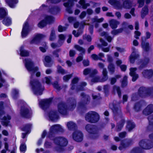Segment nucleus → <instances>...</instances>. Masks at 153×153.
Here are the masks:
<instances>
[{"instance_id":"f257e3e1","label":"nucleus","mask_w":153,"mask_h":153,"mask_svg":"<svg viewBox=\"0 0 153 153\" xmlns=\"http://www.w3.org/2000/svg\"><path fill=\"white\" fill-rule=\"evenodd\" d=\"M25 65L27 70L31 74L30 84L32 89L35 94L37 95H41L44 88L39 82L33 79L35 76V73L38 70L37 67H33V64L30 59L25 60Z\"/></svg>"},{"instance_id":"f03ea898","label":"nucleus","mask_w":153,"mask_h":153,"mask_svg":"<svg viewBox=\"0 0 153 153\" xmlns=\"http://www.w3.org/2000/svg\"><path fill=\"white\" fill-rule=\"evenodd\" d=\"M54 141L57 145L56 150L59 152L62 150V147L66 146L68 143L67 140L63 137L56 138L54 140Z\"/></svg>"},{"instance_id":"7ed1b4c3","label":"nucleus","mask_w":153,"mask_h":153,"mask_svg":"<svg viewBox=\"0 0 153 153\" xmlns=\"http://www.w3.org/2000/svg\"><path fill=\"white\" fill-rule=\"evenodd\" d=\"M85 118V120L89 122L94 123L99 120V116L96 112L91 111L86 114Z\"/></svg>"},{"instance_id":"20e7f679","label":"nucleus","mask_w":153,"mask_h":153,"mask_svg":"<svg viewBox=\"0 0 153 153\" xmlns=\"http://www.w3.org/2000/svg\"><path fill=\"white\" fill-rule=\"evenodd\" d=\"M85 128L87 131L92 136V138L95 139L98 136L96 128L93 125L90 124H87Z\"/></svg>"},{"instance_id":"39448f33","label":"nucleus","mask_w":153,"mask_h":153,"mask_svg":"<svg viewBox=\"0 0 153 153\" xmlns=\"http://www.w3.org/2000/svg\"><path fill=\"white\" fill-rule=\"evenodd\" d=\"M55 20L54 18L51 16H45L44 20L39 23L38 26L42 28L45 26L47 24H50L53 22Z\"/></svg>"},{"instance_id":"423d86ee","label":"nucleus","mask_w":153,"mask_h":153,"mask_svg":"<svg viewBox=\"0 0 153 153\" xmlns=\"http://www.w3.org/2000/svg\"><path fill=\"white\" fill-rule=\"evenodd\" d=\"M63 131V129L60 125H55L53 126L50 128L49 132V137L51 138V136L54 133L58 131L62 132Z\"/></svg>"},{"instance_id":"0eeeda50","label":"nucleus","mask_w":153,"mask_h":153,"mask_svg":"<svg viewBox=\"0 0 153 153\" xmlns=\"http://www.w3.org/2000/svg\"><path fill=\"white\" fill-rule=\"evenodd\" d=\"M139 145L143 148L145 149H149L153 147L152 143L147 140H141L139 143Z\"/></svg>"},{"instance_id":"6e6552de","label":"nucleus","mask_w":153,"mask_h":153,"mask_svg":"<svg viewBox=\"0 0 153 153\" xmlns=\"http://www.w3.org/2000/svg\"><path fill=\"white\" fill-rule=\"evenodd\" d=\"M73 138L76 141H81L82 139V134L80 131H76L73 134Z\"/></svg>"},{"instance_id":"1a4fd4ad","label":"nucleus","mask_w":153,"mask_h":153,"mask_svg":"<svg viewBox=\"0 0 153 153\" xmlns=\"http://www.w3.org/2000/svg\"><path fill=\"white\" fill-rule=\"evenodd\" d=\"M29 32V25L27 22H26L24 24L21 32V36L22 38L26 37Z\"/></svg>"},{"instance_id":"9d476101","label":"nucleus","mask_w":153,"mask_h":153,"mask_svg":"<svg viewBox=\"0 0 153 153\" xmlns=\"http://www.w3.org/2000/svg\"><path fill=\"white\" fill-rule=\"evenodd\" d=\"M20 114L22 116L28 117L30 115L31 113L30 110L24 106L21 108Z\"/></svg>"},{"instance_id":"9b49d317","label":"nucleus","mask_w":153,"mask_h":153,"mask_svg":"<svg viewBox=\"0 0 153 153\" xmlns=\"http://www.w3.org/2000/svg\"><path fill=\"white\" fill-rule=\"evenodd\" d=\"M77 0H69L66 2H64L63 5L66 8V10L69 13H71L72 11L71 10V7L73 5V1H76Z\"/></svg>"},{"instance_id":"f8f14e48","label":"nucleus","mask_w":153,"mask_h":153,"mask_svg":"<svg viewBox=\"0 0 153 153\" xmlns=\"http://www.w3.org/2000/svg\"><path fill=\"white\" fill-rule=\"evenodd\" d=\"M58 110L61 114H65L66 112L67 107L64 103H60L58 105Z\"/></svg>"},{"instance_id":"ddd939ff","label":"nucleus","mask_w":153,"mask_h":153,"mask_svg":"<svg viewBox=\"0 0 153 153\" xmlns=\"http://www.w3.org/2000/svg\"><path fill=\"white\" fill-rule=\"evenodd\" d=\"M137 70L136 68H131L130 69L129 74L132 77V80L133 82L136 81L138 77V75L136 73Z\"/></svg>"},{"instance_id":"4468645a","label":"nucleus","mask_w":153,"mask_h":153,"mask_svg":"<svg viewBox=\"0 0 153 153\" xmlns=\"http://www.w3.org/2000/svg\"><path fill=\"white\" fill-rule=\"evenodd\" d=\"M45 36L44 35L42 34H38L36 35L35 37L31 41L30 43L32 44H38L40 39Z\"/></svg>"},{"instance_id":"2eb2a0df","label":"nucleus","mask_w":153,"mask_h":153,"mask_svg":"<svg viewBox=\"0 0 153 153\" xmlns=\"http://www.w3.org/2000/svg\"><path fill=\"white\" fill-rule=\"evenodd\" d=\"M139 56V55L137 53V51L134 49L129 57V60L131 63H134L135 60Z\"/></svg>"},{"instance_id":"dca6fc26","label":"nucleus","mask_w":153,"mask_h":153,"mask_svg":"<svg viewBox=\"0 0 153 153\" xmlns=\"http://www.w3.org/2000/svg\"><path fill=\"white\" fill-rule=\"evenodd\" d=\"M43 62L45 65L46 67H51L53 63L51 58L48 56H46L45 57Z\"/></svg>"},{"instance_id":"f3484780","label":"nucleus","mask_w":153,"mask_h":153,"mask_svg":"<svg viewBox=\"0 0 153 153\" xmlns=\"http://www.w3.org/2000/svg\"><path fill=\"white\" fill-rule=\"evenodd\" d=\"M91 20L92 23L94 24L95 27H97L99 25V24L97 23L102 22L104 20V19L103 18L98 19L97 17H95L92 18L91 19Z\"/></svg>"},{"instance_id":"a211bd4d","label":"nucleus","mask_w":153,"mask_h":153,"mask_svg":"<svg viewBox=\"0 0 153 153\" xmlns=\"http://www.w3.org/2000/svg\"><path fill=\"white\" fill-rule=\"evenodd\" d=\"M153 112V105H148L143 111V114L146 115L151 114Z\"/></svg>"},{"instance_id":"6ab92c4d","label":"nucleus","mask_w":153,"mask_h":153,"mask_svg":"<svg viewBox=\"0 0 153 153\" xmlns=\"http://www.w3.org/2000/svg\"><path fill=\"white\" fill-rule=\"evenodd\" d=\"M51 101V100L50 99L42 100L39 102V105L42 108H43L45 106L49 105Z\"/></svg>"},{"instance_id":"aec40b11","label":"nucleus","mask_w":153,"mask_h":153,"mask_svg":"<svg viewBox=\"0 0 153 153\" xmlns=\"http://www.w3.org/2000/svg\"><path fill=\"white\" fill-rule=\"evenodd\" d=\"M97 71L95 69H93L91 68H86L85 69L83 72L84 75H87L88 74L92 75L97 73Z\"/></svg>"},{"instance_id":"412c9836","label":"nucleus","mask_w":153,"mask_h":153,"mask_svg":"<svg viewBox=\"0 0 153 153\" xmlns=\"http://www.w3.org/2000/svg\"><path fill=\"white\" fill-rule=\"evenodd\" d=\"M31 126V125L28 124L26 125L23 128L22 131H25V133H22V138H25L26 134L29 132Z\"/></svg>"},{"instance_id":"4be33fe9","label":"nucleus","mask_w":153,"mask_h":153,"mask_svg":"<svg viewBox=\"0 0 153 153\" xmlns=\"http://www.w3.org/2000/svg\"><path fill=\"white\" fill-rule=\"evenodd\" d=\"M142 74L143 76L147 78H149L153 74L152 70H144L142 72Z\"/></svg>"},{"instance_id":"5701e85b","label":"nucleus","mask_w":153,"mask_h":153,"mask_svg":"<svg viewBox=\"0 0 153 153\" xmlns=\"http://www.w3.org/2000/svg\"><path fill=\"white\" fill-rule=\"evenodd\" d=\"M110 26L112 29L117 28V25L120 24L118 21L114 19H112L109 21Z\"/></svg>"},{"instance_id":"b1692460","label":"nucleus","mask_w":153,"mask_h":153,"mask_svg":"<svg viewBox=\"0 0 153 153\" xmlns=\"http://www.w3.org/2000/svg\"><path fill=\"white\" fill-rule=\"evenodd\" d=\"M49 116L50 119L53 121L56 120L58 118V114L54 111L51 112L49 113Z\"/></svg>"},{"instance_id":"393cba45","label":"nucleus","mask_w":153,"mask_h":153,"mask_svg":"<svg viewBox=\"0 0 153 153\" xmlns=\"http://www.w3.org/2000/svg\"><path fill=\"white\" fill-rule=\"evenodd\" d=\"M141 47L143 49L146 51L149 50V45L148 42H145L143 40V37H142Z\"/></svg>"},{"instance_id":"a878e982","label":"nucleus","mask_w":153,"mask_h":153,"mask_svg":"<svg viewBox=\"0 0 153 153\" xmlns=\"http://www.w3.org/2000/svg\"><path fill=\"white\" fill-rule=\"evenodd\" d=\"M129 145V143L127 141H123L121 143V144L119 147V149L120 150H124Z\"/></svg>"},{"instance_id":"bb28decb","label":"nucleus","mask_w":153,"mask_h":153,"mask_svg":"<svg viewBox=\"0 0 153 153\" xmlns=\"http://www.w3.org/2000/svg\"><path fill=\"white\" fill-rule=\"evenodd\" d=\"M6 2L11 8H13L15 5L18 2V0H5Z\"/></svg>"},{"instance_id":"cd10ccee","label":"nucleus","mask_w":153,"mask_h":153,"mask_svg":"<svg viewBox=\"0 0 153 153\" xmlns=\"http://www.w3.org/2000/svg\"><path fill=\"white\" fill-rule=\"evenodd\" d=\"M2 22L3 24L6 26H9L12 24V20L9 17H4Z\"/></svg>"},{"instance_id":"c85d7f7f","label":"nucleus","mask_w":153,"mask_h":153,"mask_svg":"<svg viewBox=\"0 0 153 153\" xmlns=\"http://www.w3.org/2000/svg\"><path fill=\"white\" fill-rule=\"evenodd\" d=\"M20 55L23 56H26L29 55V52L25 50L23 46H22L20 48Z\"/></svg>"},{"instance_id":"c756f323","label":"nucleus","mask_w":153,"mask_h":153,"mask_svg":"<svg viewBox=\"0 0 153 153\" xmlns=\"http://www.w3.org/2000/svg\"><path fill=\"white\" fill-rule=\"evenodd\" d=\"M7 10L4 8H0V18H4L7 15Z\"/></svg>"},{"instance_id":"7c9ffc66","label":"nucleus","mask_w":153,"mask_h":153,"mask_svg":"<svg viewBox=\"0 0 153 153\" xmlns=\"http://www.w3.org/2000/svg\"><path fill=\"white\" fill-rule=\"evenodd\" d=\"M11 118L9 116L7 115V118L4 117L1 122L2 124L4 126H7L9 122V120Z\"/></svg>"},{"instance_id":"2f4dec72","label":"nucleus","mask_w":153,"mask_h":153,"mask_svg":"<svg viewBox=\"0 0 153 153\" xmlns=\"http://www.w3.org/2000/svg\"><path fill=\"white\" fill-rule=\"evenodd\" d=\"M148 13V10L146 7L143 8L141 12V16L142 18H143Z\"/></svg>"},{"instance_id":"473e14b6","label":"nucleus","mask_w":153,"mask_h":153,"mask_svg":"<svg viewBox=\"0 0 153 153\" xmlns=\"http://www.w3.org/2000/svg\"><path fill=\"white\" fill-rule=\"evenodd\" d=\"M67 126L69 130H72L76 127V124L72 122H69L67 123Z\"/></svg>"},{"instance_id":"72a5a7b5","label":"nucleus","mask_w":153,"mask_h":153,"mask_svg":"<svg viewBox=\"0 0 153 153\" xmlns=\"http://www.w3.org/2000/svg\"><path fill=\"white\" fill-rule=\"evenodd\" d=\"M135 127L134 123L131 121H129L128 123L127 126V129L129 131H130Z\"/></svg>"},{"instance_id":"f704fd0d","label":"nucleus","mask_w":153,"mask_h":153,"mask_svg":"<svg viewBox=\"0 0 153 153\" xmlns=\"http://www.w3.org/2000/svg\"><path fill=\"white\" fill-rule=\"evenodd\" d=\"M75 49L79 51L82 53L84 54L85 52V50L82 47L77 45H75L74 46Z\"/></svg>"},{"instance_id":"c9c22d12","label":"nucleus","mask_w":153,"mask_h":153,"mask_svg":"<svg viewBox=\"0 0 153 153\" xmlns=\"http://www.w3.org/2000/svg\"><path fill=\"white\" fill-rule=\"evenodd\" d=\"M108 3L114 7L119 8V3L118 1L115 0H110L108 1Z\"/></svg>"},{"instance_id":"e433bc0d","label":"nucleus","mask_w":153,"mask_h":153,"mask_svg":"<svg viewBox=\"0 0 153 153\" xmlns=\"http://www.w3.org/2000/svg\"><path fill=\"white\" fill-rule=\"evenodd\" d=\"M113 92L115 93L116 92L117 93L118 96L119 97L121 96V91L119 87L114 86L113 88Z\"/></svg>"},{"instance_id":"4c0bfd02","label":"nucleus","mask_w":153,"mask_h":153,"mask_svg":"<svg viewBox=\"0 0 153 153\" xmlns=\"http://www.w3.org/2000/svg\"><path fill=\"white\" fill-rule=\"evenodd\" d=\"M59 37L58 43L60 44V45H61L65 39V36L62 34H60L59 35Z\"/></svg>"},{"instance_id":"58836bf2","label":"nucleus","mask_w":153,"mask_h":153,"mask_svg":"<svg viewBox=\"0 0 153 153\" xmlns=\"http://www.w3.org/2000/svg\"><path fill=\"white\" fill-rule=\"evenodd\" d=\"M57 72L58 73L62 74H64L66 73L65 70L61 67L59 65L57 67Z\"/></svg>"},{"instance_id":"ea45409f","label":"nucleus","mask_w":153,"mask_h":153,"mask_svg":"<svg viewBox=\"0 0 153 153\" xmlns=\"http://www.w3.org/2000/svg\"><path fill=\"white\" fill-rule=\"evenodd\" d=\"M56 38V36L55 34V32L54 30H52L51 32L50 36L49 37V40L51 41L54 40Z\"/></svg>"},{"instance_id":"a19ab883","label":"nucleus","mask_w":153,"mask_h":153,"mask_svg":"<svg viewBox=\"0 0 153 153\" xmlns=\"http://www.w3.org/2000/svg\"><path fill=\"white\" fill-rule=\"evenodd\" d=\"M79 4L81 5L82 7L85 9L89 5L88 4H85L84 0H81L79 2Z\"/></svg>"},{"instance_id":"79ce46f5","label":"nucleus","mask_w":153,"mask_h":153,"mask_svg":"<svg viewBox=\"0 0 153 153\" xmlns=\"http://www.w3.org/2000/svg\"><path fill=\"white\" fill-rule=\"evenodd\" d=\"M108 69L109 71L111 73H113L114 71L115 68L114 65L112 64H110L108 66Z\"/></svg>"},{"instance_id":"37998d69","label":"nucleus","mask_w":153,"mask_h":153,"mask_svg":"<svg viewBox=\"0 0 153 153\" xmlns=\"http://www.w3.org/2000/svg\"><path fill=\"white\" fill-rule=\"evenodd\" d=\"M21 153H24L26 150V146L25 144H22L20 147Z\"/></svg>"},{"instance_id":"c03bdc74","label":"nucleus","mask_w":153,"mask_h":153,"mask_svg":"<svg viewBox=\"0 0 153 153\" xmlns=\"http://www.w3.org/2000/svg\"><path fill=\"white\" fill-rule=\"evenodd\" d=\"M121 77V76L120 75H117L116 76L115 78H112L111 80V84L112 85L114 84L116 81V79H119Z\"/></svg>"},{"instance_id":"a18cd8bd","label":"nucleus","mask_w":153,"mask_h":153,"mask_svg":"<svg viewBox=\"0 0 153 153\" xmlns=\"http://www.w3.org/2000/svg\"><path fill=\"white\" fill-rule=\"evenodd\" d=\"M123 29L122 28H120L118 29L114 30L112 31L111 34L113 35H116L117 34L122 32Z\"/></svg>"},{"instance_id":"49530a36","label":"nucleus","mask_w":153,"mask_h":153,"mask_svg":"<svg viewBox=\"0 0 153 153\" xmlns=\"http://www.w3.org/2000/svg\"><path fill=\"white\" fill-rule=\"evenodd\" d=\"M51 77H45L43 79V82H45V83L47 84H50L51 83Z\"/></svg>"},{"instance_id":"de8ad7c7","label":"nucleus","mask_w":153,"mask_h":153,"mask_svg":"<svg viewBox=\"0 0 153 153\" xmlns=\"http://www.w3.org/2000/svg\"><path fill=\"white\" fill-rule=\"evenodd\" d=\"M127 77L126 76H125L123 78V80L122 82V86L123 87H124L127 85Z\"/></svg>"},{"instance_id":"09e8293b","label":"nucleus","mask_w":153,"mask_h":153,"mask_svg":"<svg viewBox=\"0 0 153 153\" xmlns=\"http://www.w3.org/2000/svg\"><path fill=\"white\" fill-rule=\"evenodd\" d=\"M43 47H39L40 50L42 52H45L46 51V49L47 48V47L46 46V43L45 42L43 43Z\"/></svg>"},{"instance_id":"8fccbe9b","label":"nucleus","mask_w":153,"mask_h":153,"mask_svg":"<svg viewBox=\"0 0 153 153\" xmlns=\"http://www.w3.org/2000/svg\"><path fill=\"white\" fill-rule=\"evenodd\" d=\"M79 80V78L77 77H75L73 79L72 82V85H73L74 84L76 83ZM71 89H74L73 86H72Z\"/></svg>"},{"instance_id":"3c124183","label":"nucleus","mask_w":153,"mask_h":153,"mask_svg":"<svg viewBox=\"0 0 153 153\" xmlns=\"http://www.w3.org/2000/svg\"><path fill=\"white\" fill-rule=\"evenodd\" d=\"M72 76V74L67 75L63 77V80L65 81H67L69 80Z\"/></svg>"},{"instance_id":"603ef678","label":"nucleus","mask_w":153,"mask_h":153,"mask_svg":"<svg viewBox=\"0 0 153 153\" xmlns=\"http://www.w3.org/2000/svg\"><path fill=\"white\" fill-rule=\"evenodd\" d=\"M83 39L88 42H91V40L92 38L91 36L89 35H85L83 36Z\"/></svg>"},{"instance_id":"864d4df0","label":"nucleus","mask_w":153,"mask_h":153,"mask_svg":"<svg viewBox=\"0 0 153 153\" xmlns=\"http://www.w3.org/2000/svg\"><path fill=\"white\" fill-rule=\"evenodd\" d=\"M91 81L94 82H101L100 79H99V77L98 76H96L93 78L91 80Z\"/></svg>"},{"instance_id":"5fc2aeb1","label":"nucleus","mask_w":153,"mask_h":153,"mask_svg":"<svg viewBox=\"0 0 153 153\" xmlns=\"http://www.w3.org/2000/svg\"><path fill=\"white\" fill-rule=\"evenodd\" d=\"M19 91L18 90L16 89H13L12 91V95L13 97L15 98L18 94Z\"/></svg>"},{"instance_id":"6e6d98bb","label":"nucleus","mask_w":153,"mask_h":153,"mask_svg":"<svg viewBox=\"0 0 153 153\" xmlns=\"http://www.w3.org/2000/svg\"><path fill=\"white\" fill-rule=\"evenodd\" d=\"M66 29V28L65 27H63L61 25H59L58 27V31L59 32H62V31H65Z\"/></svg>"},{"instance_id":"4d7b16f0","label":"nucleus","mask_w":153,"mask_h":153,"mask_svg":"<svg viewBox=\"0 0 153 153\" xmlns=\"http://www.w3.org/2000/svg\"><path fill=\"white\" fill-rule=\"evenodd\" d=\"M134 33V37L137 39H139V36L141 35V33L138 31H135Z\"/></svg>"},{"instance_id":"13d9d810","label":"nucleus","mask_w":153,"mask_h":153,"mask_svg":"<svg viewBox=\"0 0 153 153\" xmlns=\"http://www.w3.org/2000/svg\"><path fill=\"white\" fill-rule=\"evenodd\" d=\"M123 5L124 7L126 8H129L131 7L130 3L127 1L125 2L124 3Z\"/></svg>"},{"instance_id":"bf43d9fd","label":"nucleus","mask_w":153,"mask_h":153,"mask_svg":"<svg viewBox=\"0 0 153 153\" xmlns=\"http://www.w3.org/2000/svg\"><path fill=\"white\" fill-rule=\"evenodd\" d=\"M91 57L92 59L95 60L99 59L98 56L95 54H92L91 56Z\"/></svg>"},{"instance_id":"052dcab7","label":"nucleus","mask_w":153,"mask_h":153,"mask_svg":"<svg viewBox=\"0 0 153 153\" xmlns=\"http://www.w3.org/2000/svg\"><path fill=\"white\" fill-rule=\"evenodd\" d=\"M82 31L79 32L78 31L76 33V32L75 30H73L72 32L73 34L76 37H78L80 34L82 33Z\"/></svg>"},{"instance_id":"680f3d73","label":"nucleus","mask_w":153,"mask_h":153,"mask_svg":"<svg viewBox=\"0 0 153 153\" xmlns=\"http://www.w3.org/2000/svg\"><path fill=\"white\" fill-rule=\"evenodd\" d=\"M53 85L54 88L57 89L59 90L60 89V87L59 86V85L57 82H55L53 84Z\"/></svg>"},{"instance_id":"e2e57ef3","label":"nucleus","mask_w":153,"mask_h":153,"mask_svg":"<svg viewBox=\"0 0 153 153\" xmlns=\"http://www.w3.org/2000/svg\"><path fill=\"white\" fill-rule=\"evenodd\" d=\"M69 53L70 56H73L75 54L76 52L74 50H71L70 51Z\"/></svg>"},{"instance_id":"0e129e2a","label":"nucleus","mask_w":153,"mask_h":153,"mask_svg":"<svg viewBox=\"0 0 153 153\" xmlns=\"http://www.w3.org/2000/svg\"><path fill=\"white\" fill-rule=\"evenodd\" d=\"M51 47L53 48H57L58 47H59L60 46V44H59V45H57L56 43H51Z\"/></svg>"},{"instance_id":"69168bd1","label":"nucleus","mask_w":153,"mask_h":153,"mask_svg":"<svg viewBox=\"0 0 153 153\" xmlns=\"http://www.w3.org/2000/svg\"><path fill=\"white\" fill-rule=\"evenodd\" d=\"M103 77L101 79H100L101 82H103L106 81L108 79V75H102Z\"/></svg>"},{"instance_id":"338daca9","label":"nucleus","mask_w":153,"mask_h":153,"mask_svg":"<svg viewBox=\"0 0 153 153\" xmlns=\"http://www.w3.org/2000/svg\"><path fill=\"white\" fill-rule=\"evenodd\" d=\"M76 106V102H74V103L71 104V105L69 107V109L70 110H73L75 107Z\"/></svg>"},{"instance_id":"774afa93","label":"nucleus","mask_w":153,"mask_h":153,"mask_svg":"<svg viewBox=\"0 0 153 153\" xmlns=\"http://www.w3.org/2000/svg\"><path fill=\"white\" fill-rule=\"evenodd\" d=\"M124 123V121H122V123L120 126H117V130L118 131H120L121 128L123 127Z\"/></svg>"}]
</instances>
